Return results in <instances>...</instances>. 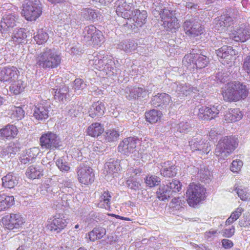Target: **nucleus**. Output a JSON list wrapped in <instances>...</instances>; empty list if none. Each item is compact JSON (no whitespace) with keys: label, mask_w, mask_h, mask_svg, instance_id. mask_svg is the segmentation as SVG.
Listing matches in <instances>:
<instances>
[{"label":"nucleus","mask_w":250,"mask_h":250,"mask_svg":"<svg viewBox=\"0 0 250 250\" xmlns=\"http://www.w3.org/2000/svg\"><path fill=\"white\" fill-rule=\"evenodd\" d=\"M221 93L225 102L233 103L245 99L249 95V89L243 83L231 81L221 88Z\"/></svg>","instance_id":"nucleus-1"},{"label":"nucleus","mask_w":250,"mask_h":250,"mask_svg":"<svg viewBox=\"0 0 250 250\" xmlns=\"http://www.w3.org/2000/svg\"><path fill=\"white\" fill-rule=\"evenodd\" d=\"M238 146V139L236 136H226L218 141L214 154L219 160H223L231 154Z\"/></svg>","instance_id":"nucleus-2"},{"label":"nucleus","mask_w":250,"mask_h":250,"mask_svg":"<svg viewBox=\"0 0 250 250\" xmlns=\"http://www.w3.org/2000/svg\"><path fill=\"white\" fill-rule=\"evenodd\" d=\"M61 56L52 49L46 48L36 57V65L43 69L57 68L61 64Z\"/></svg>","instance_id":"nucleus-3"},{"label":"nucleus","mask_w":250,"mask_h":250,"mask_svg":"<svg viewBox=\"0 0 250 250\" xmlns=\"http://www.w3.org/2000/svg\"><path fill=\"white\" fill-rule=\"evenodd\" d=\"M42 13L40 1L36 0H25L22 4L21 15L27 21H35Z\"/></svg>","instance_id":"nucleus-4"},{"label":"nucleus","mask_w":250,"mask_h":250,"mask_svg":"<svg viewBox=\"0 0 250 250\" xmlns=\"http://www.w3.org/2000/svg\"><path fill=\"white\" fill-rule=\"evenodd\" d=\"M160 16L163 22L162 26L167 31L175 33L178 30L180 24L176 16L175 11L163 9L160 13Z\"/></svg>","instance_id":"nucleus-5"},{"label":"nucleus","mask_w":250,"mask_h":250,"mask_svg":"<svg viewBox=\"0 0 250 250\" xmlns=\"http://www.w3.org/2000/svg\"><path fill=\"white\" fill-rule=\"evenodd\" d=\"M206 188L201 184L190 183L186 192L188 203H199L206 198Z\"/></svg>","instance_id":"nucleus-6"},{"label":"nucleus","mask_w":250,"mask_h":250,"mask_svg":"<svg viewBox=\"0 0 250 250\" xmlns=\"http://www.w3.org/2000/svg\"><path fill=\"white\" fill-rule=\"evenodd\" d=\"M40 145L43 149L54 150L59 148L61 146L60 137L52 131L43 133L40 138Z\"/></svg>","instance_id":"nucleus-7"},{"label":"nucleus","mask_w":250,"mask_h":250,"mask_svg":"<svg viewBox=\"0 0 250 250\" xmlns=\"http://www.w3.org/2000/svg\"><path fill=\"white\" fill-rule=\"evenodd\" d=\"M216 55L224 65L231 66L236 59L238 52L230 46L223 45L215 50Z\"/></svg>","instance_id":"nucleus-8"},{"label":"nucleus","mask_w":250,"mask_h":250,"mask_svg":"<svg viewBox=\"0 0 250 250\" xmlns=\"http://www.w3.org/2000/svg\"><path fill=\"white\" fill-rule=\"evenodd\" d=\"M185 35L189 38H195L205 32V28L193 19L186 20L183 23Z\"/></svg>","instance_id":"nucleus-9"},{"label":"nucleus","mask_w":250,"mask_h":250,"mask_svg":"<svg viewBox=\"0 0 250 250\" xmlns=\"http://www.w3.org/2000/svg\"><path fill=\"white\" fill-rule=\"evenodd\" d=\"M77 179L83 185L88 186L93 184L95 179L94 169L90 166L83 165L77 169Z\"/></svg>","instance_id":"nucleus-10"},{"label":"nucleus","mask_w":250,"mask_h":250,"mask_svg":"<svg viewBox=\"0 0 250 250\" xmlns=\"http://www.w3.org/2000/svg\"><path fill=\"white\" fill-rule=\"evenodd\" d=\"M229 36L235 42H244L250 38V29L243 24L236 26L230 31Z\"/></svg>","instance_id":"nucleus-11"},{"label":"nucleus","mask_w":250,"mask_h":250,"mask_svg":"<svg viewBox=\"0 0 250 250\" xmlns=\"http://www.w3.org/2000/svg\"><path fill=\"white\" fill-rule=\"evenodd\" d=\"M219 113V110L218 106L214 105L202 106L198 109L197 116L200 121H209L217 117Z\"/></svg>","instance_id":"nucleus-12"},{"label":"nucleus","mask_w":250,"mask_h":250,"mask_svg":"<svg viewBox=\"0 0 250 250\" xmlns=\"http://www.w3.org/2000/svg\"><path fill=\"white\" fill-rule=\"evenodd\" d=\"M25 219L19 213H11L2 219V223L5 227L9 229H19L25 223Z\"/></svg>","instance_id":"nucleus-13"},{"label":"nucleus","mask_w":250,"mask_h":250,"mask_svg":"<svg viewBox=\"0 0 250 250\" xmlns=\"http://www.w3.org/2000/svg\"><path fill=\"white\" fill-rule=\"evenodd\" d=\"M50 105L46 101H42L35 106L33 116L38 121L47 120L49 117Z\"/></svg>","instance_id":"nucleus-14"},{"label":"nucleus","mask_w":250,"mask_h":250,"mask_svg":"<svg viewBox=\"0 0 250 250\" xmlns=\"http://www.w3.org/2000/svg\"><path fill=\"white\" fill-rule=\"evenodd\" d=\"M67 224L63 214L56 213L50 219L48 228L51 231L59 233L66 227Z\"/></svg>","instance_id":"nucleus-15"},{"label":"nucleus","mask_w":250,"mask_h":250,"mask_svg":"<svg viewBox=\"0 0 250 250\" xmlns=\"http://www.w3.org/2000/svg\"><path fill=\"white\" fill-rule=\"evenodd\" d=\"M142 173V169L140 168H128L126 173V184L127 187L134 190H139L141 187V183L134 177V175H140Z\"/></svg>","instance_id":"nucleus-16"},{"label":"nucleus","mask_w":250,"mask_h":250,"mask_svg":"<svg viewBox=\"0 0 250 250\" xmlns=\"http://www.w3.org/2000/svg\"><path fill=\"white\" fill-rule=\"evenodd\" d=\"M132 6V3H127L125 0H118L116 2V12L119 16L125 19H130L133 16Z\"/></svg>","instance_id":"nucleus-17"},{"label":"nucleus","mask_w":250,"mask_h":250,"mask_svg":"<svg viewBox=\"0 0 250 250\" xmlns=\"http://www.w3.org/2000/svg\"><path fill=\"white\" fill-rule=\"evenodd\" d=\"M20 75L19 70L14 66L0 68V81L2 82H12L17 79Z\"/></svg>","instance_id":"nucleus-18"},{"label":"nucleus","mask_w":250,"mask_h":250,"mask_svg":"<svg viewBox=\"0 0 250 250\" xmlns=\"http://www.w3.org/2000/svg\"><path fill=\"white\" fill-rule=\"evenodd\" d=\"M85 38L90 39L91 44L93 46L100 45L103 42L104 37L101 31L97 30L93 25L85 28Z\"/></svg>","instance_id":"nucleus-19"},{"label":"nucleus","mask_w":250,"mask_h":250,"mask_svg":"<svg viewBox=\"0 0 250 250\" xmlns=\"http://www.w3.org/2000/svg\"><path fill=\"white\" fill-rule=\"evenodd\" d=\"M137 140V138L132 137L125 138L118 147L119 152L125 155L133 153L136 147Z\"/></svg>","instance_id":"nucleus-20"},{"label":"nucleus","mask_w":250,"mask_h":250,"mask_svg":"<svg viewBox=\"0 0 250 250\" xmlns=\"http://www.w3.org/2000/svg\"><path fill=\"white\" fill-rule=\"evenodd\" d=\"M19 19L17 14L13 13L5 14L1 19L0 21V31L1 33L7 31L13 28L16 25Z\"/></svg>","instance_id":"nucleus-21"},{"label":"nucleus","mask_w":250,"mask_h":250,"mask_svg":"<svg viewBox=\"0 0 250 250\" xmlns=\"http://www.w3.org/2000/svg\"><path fill=\"white\" fill-rule=\"evenodd\" d=\"M105 107L101 101L94 102L89 107L88 114L89 117L95 120L101 118L104 114Z\"/></svg>","instance_id":"nucleus-22"},{"label":"nucleus","mask_w":250,"mask_h":250,"mask_svg":"<svg viewBox=\"0 0 250 250\" xmlns=\"http://www.w3.org/2000/svg\"><path fill=\"white\" fill-rule=\"evenodd\" d=\"M171 102L170 95L166 93H158L153 96L151 100V104L156 107L164 108Z\"/></svg>","instance_id":"nucleus-23"},{"label":"nucleus","mask_w":250,"mask_h":250,"mask_svg":"<svg viewBox=\"0 0 250 250\" xmlns=\"http://www.w3.org/2000/svg\"><path fill=\"white\" fill-rule=\"evenodd\" d=\"M18 132L16 125L8 124L0 129V137L3 139L11 140L16 137Z\"/></svg>","instance_id":"nucleus-24"},{"label":"nucleus","mask_w":250,"mask_h":250,"mask_svg":"<svg viewBox=\"0 0 250 250\" xmlns=\"http://www.w3.org/2000/svg\"><path fill=\"white\" fill-rule=\"evenodd\" d=\"M104 131V125L99 122L92 123L86 128V134L93 138H97L101 136Z\"/></svg>","instance_id":"nucleus-25"},{"label":"nucleus","mask_w":250,"mask_h":250,"mask_svg":"<svg viewBox=\"0 0 250 250\" xmlns=\"http://www.w3.org/2000/svg\"><path fill=\"white\" fill-rule=\"evenodd\" d=\"M161 174L164 177H173L177 174L176 166L171 161L164 162L161 169Z\"/></svg>","instance_id":"nucleus-26"},{"label":"nucleus","mask_w":250,"mask_h":250,"mask_svg":"<svg viewBox=\"0 0 250 250\" xmlns=\"http://www.w3.org/2000/svg\"><path fill=\"white\" fill-rule=\"evenodd\" d=\"M163 114L160 110L152 109L145 113V118L147 122L150 124H154L160 122Z\"/></svg>","instance_id":"nucleus-27"},{"label":"nucleus","mask_w":250,"mask_h":250,"mask_svg":"<svg viewBox=\"0 0 250 250\" xmlns=\"http://www.w3.org/2000/svg\"><path fill=\"white\" fill-rule=\"evenodd\" d=\"M242 117L243 114L239 108H230L225 115V119L229 123H232L240 120Z\"/></svg>","instance_id":"nucleus-28"},{"label":"nucleus","mask_w":250,"mask_h":250,"mask_svg":"<svg viewBox=\"0 0 250 250\" xmlns=\"http://www.w3.org/2000/svg\"><path fill=\"white\" fill-rule=\"evenodd\" d=\"M105 168L107 173L113 175H115L114 176H116L120 171L121 167L118 160L110 159L108 162L106 163Z\"/></svg>","instance_id":"nucleus-29"},{"label":"nucleus","mask_w":250,"mask_h":250,"mask_svg":"<svg viewBox=\"0 0 250 250\" xmlns=\"http://www.w3.org/2000/svg\"><path fill=\"white\" fill-rule=\"evenodd\" d=\"M215 28L217 30H222L229 26L232 22L231 18L227 15H221L214 19Z\"/></svg>","instance_id":"nucleus-30"},{"label":"nucleus","mask_w":250,"mask_h":250,"mask_svg":"<svg viewBox=\"0 0 250 250\" xmlns=\"http://www.w3.org/2000/svg\"><path fill=\"white\" fill-rule=\"evenodd\" d=\"M26 87V83L21 79H16L12 82L9 86V91L15 95H19L22 92Z\"/></svg>","instance_id":"nucleus-31"},{"label":"nucleus","mask_w":250,"mask_h":250,"mask_svg":"<svg viewBox=\"0 0 250 250\" xmlns=\"http://www.w3.org/2000/svg\"><path fill=\"white\" fill-rule=\"evenodd\" d=\"M40 153V149L38 147L31 148L27 150L26 154L21 157V162L23 164H26L35 159Z\"/></svg>","instance_id":"nucleus-32"},{"label":"nucleus","mask_w":250,"mask_h":250,"mask_svg":"<svg viewBox=\"0 0 250 250\" xmlns=\"http://www.w3.org/2000/svg\"><path fill=\"white\" fill-rule=\"evenodd\" d=\"M133 20L137 26L141 27L146 21L147 13L146 10L141 11L139 9H135L133 12Z\"/></svg>","instance_id":"nucleus-33"},{"label":"nucleus","mask_w":250,"mask_h":250,"mask_svg":"<svg viewBox=\"0 0 250 250\" xmlns=\"http://www.w3.org/2000/svg\"><path fill=\"white\" fill-rule=\"evenodd\" d=\"M49 38L47 30L43 28L39 29L34 34V39L37 44L42 45L47 42Z\"/></svg>","instance_id":"nucleus-34"},{"label":"nucleus","mask_w":250,"mask_h":250,"mask_svg":"<svg viewBox=\"0 0 250 250\" xmlns=\"http://www.w3.org/2000/svg\"><path fill=\"white\" fill-rule=\"evenodd\" d=\"M18 183L17 177L11 172L8 173L2 178V186L6 188H13Z\"/></svg>","instance_id":"nucleus-35"},{"label":"nucleus","mask_w":250,"mask_h":250,"mask_svg":"<svg viewBox=\"0 0 250 250\" xmlns=\"http://www.w3.org/2000/svg\"><path fill=\"white\" fill-rule=\"evenodd\" d=\"M26 176L29 179H39L43 175L42 170L39 167L30 166L26 170Z\"/></svg>","instance_id":"nucleus-36"},{"label":"nucleus","mask_w":250,"mask_h":250,"mask_svg":"<svg viewBox=\"0 0 250 250\" xmlns=\"http://www.w3.org/2000/svg\"><path fill=\"white\" fill-rule=\"evenodd\" d=\"M27 35L24 28L18 29L12 37V40L16 44L23 43L26 41Z\"/></svg>","instance_id":"nucleus-37"},{"label":"nucleus","mask_w":250,"mask_h":250,"mask_svg":"<svg viewBox=\"0 0 250 250\" xmlns=\"http://www.w3.org/2000/svg\"><path fill=\"white\" fill-rule=\"evenodd\" d=\"M9 115L11 118L19 121L24 117L25 111L22 107L13 105L11 107Z\"/></svg>","instance_id":"nucleus-38"},{"label":"nucleus","mask_w":250,"mask_h":250,"mask_svg":"<svg viewBox=\"0 0 250 250\" xmlns=\"http://www.w3.org/2000/svg\"><path fill=\"white\" fill-rule=\"evenodd\" d=\"M158 198L162 201H166L168 200L172 194L167 189V186L165 185H161L156 192Z\"/></svg>","instance_id":"nucleus-39"},{"label":"nucleus","mask_w":250,"mask_h":250,"mask_svg":"<svg viewBox=\"0 0 250 250\" xmlns=\"http://www.w3.org/2000/svg\"><path fill=\"white\" fill-rule=\"evenodd\" d=\"M203 143V142L202 141V139L196 138L192 139L189 142V145L192 151L195 150H203L204 151H209L210 149H208V144H204V145L207 146V148L206 150H204L203 147L201 146V145Z\"/></svg>","instance_id":"nucleus-40"},{"label":"nucleus","mask_w":250,"mask_h":250,"mask_svg":"<svg viewBox=\"0 0 250 250\" xmlns=\"http://www.w3.org/2000/svg\"><path fill=\"white\" fill-rule=\"evenodd\" d=\"M68 89L66 86L57 89L55 92L54 98L63 103L65 102L68 99Z\"/></svg>","instance_id":"nucleus-41"},{"label":"nucleus","mask_w":250,"mask_h":250,"mask_svg":"<svg viewBox=\"0 0 250 250\" xmlns=\"http://www.w3.org/2000/svg\"><path fill=\"white\" fill-rule=\"evenodd\" d=\"M165 186H167V189L171 194L181 191L182 188L181 182L177 179H172L171 182Z\"/></svg>","instance_id":"nucleus-42"},{"label":"nucleus","mask_w":250,"mask_h":250,"mask_svg":"<svg viewBox=\"0 0 250 250\" xmlns=\"http://www.w3.org/2000/svg\"><path fill=\"white\" fill-rule=\"evenodd\" d=\"M146 185L149 188H153L159 185L160 183L159 177L155 175H147L145 178Z\"/></svg>","instance_id":"nucleus-43"},{"label":"nucleus","mask_w":250,"mask_h":250,"mask_svg":"<svg viewBox=\"0 0 250 250\" xmlns=\"http://www.w3.org/2000/svg\"><path fill=\"white\" fill-rule=\"evenodd\" d=\"M103 217L96 212H91L86 219L85 222L89 225H96V224L103 221Z\"/></svg>","instance_id":"nucleus-44"},{"label":"nucleus","mask_w":250,"mask_h":250,"mask_svg":"<svg viewBox=\"0 0 250 250\" xmlns=\"http://www.w3.org/2000/svg\"><path fill=\"white\" fill-rule=\"evenodd\" d=\"M196 58L197 60L195 61V65L197 68L201 69L207 65L208 62V59L207 56L200 54Z\"/></svg>","instance_id":"nucleus-45"},{"label":"nucleus","mask_w":250,"mask_h":250,"mask_svg":"<svg viewBox=\"0 0 250 250\" xmlns=\"http://www.w3.org/2000/svg\"><path fill=\"white\" fill-rule=\"evenodd\" d=\"M235 190L238 196L240 197L241 200L243 201L248 202L250 200V194L248 192L245 188H240L236 187Z\"/></svg>","instance_id":"nucleus-46"},{"label":"nucleus","mask_w":250,"mask_h":250,"mask_svg":"<svg viewBox=\"0 0 250 250\" xmlns=\"http://www.w3.org/2000/svg\"><path fill=\"white\" fill-rule=\"evenodd\" d=\"M146 92V90L141 88V87H136L132 89L127 97V99L129 100L131 99H136L141 97L143 93Z\"/></svg>","instance_id":"nucleus-47"},{"label":"nucleus","mask_w":250,"mask_h":250,"mask_svg":"<svg viewBox=\"0 0 250 250\" xmlns=\"http://www.w3.org/2000/svg\"><path fill=\"white\" fill-rule=\"evenodd\" d=\"M197 55L189 53L186 55L182 61L183 64L186 66L188 67L192 64H195V59L197 58Z\"/></svg>","instance_id":"nucleus-48"},{"label":"nucleus","mask_w":250,"mask_h":250,"mask_svg":"<svg viewBox=\"0 0 250 250\" xmlns=\"http://www.w3.org/2000/svg\"><path fill=\"white\" fill-rule=\"evenodd\" d=\"M119 133L115 129L108 130L106 132L105 139L109 142H113L117 140L119 137Z\"/></svg>","instance_id":"nucleus-49"},{"label":"nucleus","mask_w":250,"mask_h":250,"mask_svg":"<svg viewBox=\"0 0 250 250\" xmlns=\"http://www.w3.org/2000/svg\"><path fill=\"white\" fill-rule=\"evenodd\" d=\"M243 165V163L240 159L233 160L230 166V170L233 173H238L241 169Z\"/></svg>","instance_id":"nucleus-50"},{"label":"nucleus","mask_w":250,"mask_h":250,"mask_svg":"<svg viewBox=\"0 0 250 250\" xmlns=\"http://www.w3.org/2000/svg\"><path fill=\"white\" fill-rule=\"evenodd\" d=\"M56 164L59 169L62 172H68L70 169L68 163L63 161L62 158L58 159Z\"/></svg>","instance_id":"nucleus-51"},{"label":"nucleus","mask_w":250,"mask_h":250,"mask_svg":"<svg viewBox=\"0 0 250 250\" xmlns=\"http://www.w3.org/2000/svg\"><path fill=\"white\" fill-rule=\"evenodd\" d=\"M112 193L108 190L104 191L100 196L99 200L101 203H109L112 200Z\"/></svg>","instance_id":"nucleus-52"},{"label":"nucleus","mask_w":250,"mask_h":250,"mask_svg":"<svg viewBox=\"0 0 250 250\" xmlns=\"http://www.w3.org/2000/svg\"><path fill=\"white\" fill-rule=\"evenodd\" d=\"M84 17L89 20H93L97 17L95 11L90 8H85L83 10Z\"/></svg>","instance_id":"nucleus-53"},{"label":"nucleus","mask_w":250,"mask_h":250,"mask_svg":"<svg viewBox=\"0 0 250 250\" xmlns=\"http://www.w3.org/2000/svg\"><path fill=\"white\" fill-rule=\"evenodd\" d=\"M243 70L248 74L250 75V55L247 56L244 59Z\"/></svg>","instance_id":"nucleus-54"},{"label":"nucleus","mask_w":250,"mask_h":250,"mask_svg":"<svg viewBox=\"0 0 250 250\" xmlns=\"http://www.w3.org/2000/svg\"><path fill=\"white\" fill-rule=\"evenodd\" d=\"M14 202L13 196H8L4 194H0V203H13Z\"/></svg>","instance_id":"nucleus-55"},{"label":"nucleus","mask_w":250,"mask_h":250,"mask_svg":"<svg viewBox=\"0 0 250 250\" xmlns=\"http://www.w3.org/2000/svg\"><path fill=\"white\" fill-rule=\"evenodd\" d=\"M85 84L81 79H76L74 82L73 88L75 90H79L84 88Z\"/></svg>","instance_id":"nucleus-56"},{"label":"nucleus","mask_w":250,"mask_h":250,"mask_svg":"<svg viewBox=\"0 0 250 250\" xmlns=\"http://www.w3.org/2000/svg\"><path fill=\"white\" fill-rule=\"evenodd\" d=\"M235 233V228L233 226L229 229H225L223 231V236L225 237L230 238L232 237Z\"/></svg>","instance_id":"nucleus-57"},{"label":"nucleus","mask_w":250,"mask_h":250,"mask_svg":"<svg viewBox=\"0 0 250 250\" xmlns=\"http://www.w3.org/2000/svg\"><path fill=\"white\" fill-rule=\"evenodd\" d=\"M192 90L190 87L187 86H183L181 89L180 92L178 93L179 97H185L189 95Z\"/></svg>","instance_id":"nucleus-58"},{"label":"nucleus","mask_w":250,"mask_h":250,"mask_svg":"<svg viewBox=\"0 0 250 250\" xmlns=\"http://www.w3.org/2000/svg\"><path fill=\"white\" fill-rule=\"evenodd\" d=\"M97 234L98 239H100L103 238L106 234V230L104 228L100 227H96Z\"/></svg>","instance_id":"nucleus-59"},{"label":"nucleus","mask_w":250,"mask_h":250,"mask_svg":"<svg viewBox=\"0 0 250 250\" xmlns=\"http://www.w3.org/2000/svg\"><path fill=\"white\" fill-rule=\"evenodd\" d=\"M138 44L134 42H129L125 45V51L126 52L131 51L137 49Z\"/></svg>","instance_id":"nucleus-60"},{"label":"nucleus","mask_w":250,"mask_h":250,"mask_svg":"<svg viewBox=\"0 0 250 250\" xmlns=\"http://www.w3.org/2000/svg\"><path fill=\"white\" fill-rule=\"evenodd\" d=\"M222 246L225 249H229L233 246V243L229 239H223L221 241Z\"/></svg>","instance_id":"nucleus-61"},{"label":"nucleus","mask_w":250,"mask_h":250,"mask_svg":"<svg viewBox=\"0 0 250 250\" xmlns=\"http://www.w3.org/2000/svg\"><path fill=\"white\" fill-rule=\"evenodd\" d=\"M243 211V209H242V208H238L231 214L230 216L232 217L235 220H236L241 216Z\"/></svg>","instance_id":"nucleus-62"},{"label":"nucleus","mask_w":250,"mask_h":250,"mask_svg":"<svg viewBox=\"0 0 250 250\" xmlns=\"http://www.w3.org/2000/svg\"><path fill=\"white\" fill-rule=\"evenodd\" d=\"M97 232L95 227L92 230L89 232L88 233L89 239L92 242H94L98 240L97 236H96Z\"/></svg>","instance_id":"nucleus-63"},{"label":"nucleus","mask_w":250,"mask_h":250,"mask_svg":"<svg viewBox=\"0 0 250 250\" xmlns=\"http://www.w3.org/2000/svg\"><path fill=\"white\" fill-rule=\"evenodd\" d=\"M117 240V236L116 235H107L105 241L106 242V243L109 244H112L114 243H115Z\"/></svg>","instance_id":"nucleus-64"}]
</instances>
